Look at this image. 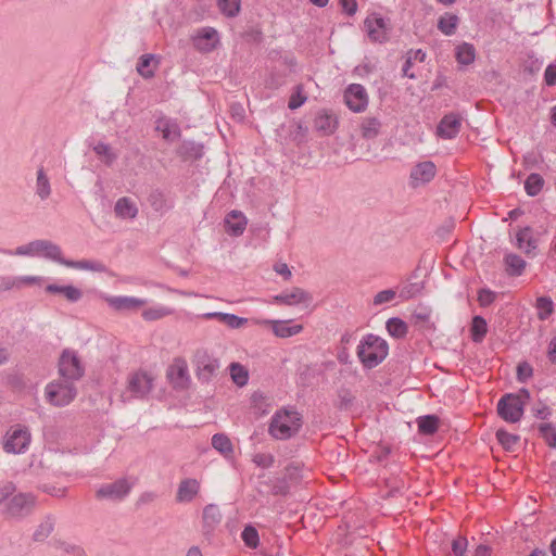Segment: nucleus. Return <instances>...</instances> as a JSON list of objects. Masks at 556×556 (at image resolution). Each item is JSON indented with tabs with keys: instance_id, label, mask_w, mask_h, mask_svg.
Segmentation results:
<instances>
[{
	"instance_id": "1",
	"label": "nucleus",
	"mask_w": 556,
	"mask_h": 556,
	"mask_svg": "<svg viewBox=\"0 0 556 556\" xmlns=\"http://www.w3.org/2000/svg\"><path fill=\"white\" fill-rule=\"evenodd\" d=\"M357 356L363 366L371 369L381 364L388 356L389 345L379 336L368 333L357 345Z\"/></svg>"
},
{
	"instance_id": "2",
	"label": "nucleus",
	"mask_w": 556,
	"mask_h": 556,
	"mask_svg": "<svg viewBox=\"0 0 556 556\" xmlns=\"http://www.w3.org/2000/svg\"><path fill=\"white\" fill-rule=\"evenodd\" d=\"M301 428V418L295 412L276 413L269 425V433L278 440H287Z\"/></svg>"
},
{
	"instance_id": "3",
	"label": "nucleus",
	"mask_w": 556,
	"mask_h": 556,
	"mask_svg": "<svg viewBox=\"0 0 556 556\" xmlns=\"http://www.w3.org/2000/svg\"><path fill=\"white\" fill-rule=\"evenodd\" d=\"M45 396L51 405L63 407L77 396V388L75 383L60 378L47 384Z\"/></svg>"
},
{
	"instance_id": "4",
	"label": "nucleus",
	"mask_w": 556,
	"mask_h": 556,
	"mask_svg": "<svg viewBox=\"0 0 556 556\" xmlns=\"http://www.w3.org/2000/svg\"><path fill=\"white\" fill-rule=\"evenodd\" d=\"M153 388V379L144 371H136L128 376L125 391L121 394L123 403L135 399H144Z\"/></svg>"
},
{
	"instance_id": "5",
	"label": "nucleus",
	"mask_w": 556,
	"mask_h": 556,
	"mask_svg": "<svg viewBox=\"0 0 556 556\" xmlns=\"http://www.w3.org/2000/svg\"><path fill=\"white\" fill-rule=\"evenodd\" d=\"M60 378L76 384L85 375V367L77 353L72 350H64L59 358Z\"/></svg>"
},
{
	"instance_id": "6",
	"label": "nucleus",
	"mask_w": 556,
	"mask_h": 556,
	"mask_svg": "<svg viewBox=\"0 0 556 556\" xmlns=\"http://www.w3.org/2000/svg\"><path fill=\"white\" fill-rule=\"evenodd\" d=\"M195 366L197 377L203 382H208L217 375L219 369V361L206 349L199 348L195 350L192 358Z\"/></svg>"
},
{
	"instance_id": "7",
	"label": "nucleus",
	"mask_w": 556,
	"mask_h": 556,
	"mask_svg": "<svg viewBox=\"0 0 556 556\" xmlns=\"http://www.w3.org/2000/svg\"><path fill=\"white\" fill-rule=\"evenodd\" d=\"M496 409L503 420L515 424L520 421L523 416L525 401L520 399V395L507 393L500 399Z\"/></svg>"
},
{
	"instance_id": "8",
	"label": "nucleus",
	"mask_w": 556,
	"mask_h": 556,
	"mask_svg": "<svg viewBox=\"0 0 556 556\" xmlns=\"http://www.w3.org/2000/svg\"><path fill=\"white\" fill-rule=\"evenodd\" d=\"M131 490V485L126 479H119L112 483L101 485L96 493L99 500L121 501L125 498Z\"/></svg>"
},
{
	"instance_id": "9",
	"label": "nucleus",
	"mask_w": 556,
	"mask_h": 556,
	"mask_svg": "<svg viewBox=\"0 0 556 556\" xmlns=\"http://www.w3.org/2000/svg\"><path fill=\"white\" fill-rule=\"evenodd\" d=\"M344 101L353 112H363L368 105L366 89L359 84H351L344 91Z\"/></svg>"
},
{
	"instance_id": "10",
	"label": "nucleus",
	"mask_w": 556,
	"mask_h": 556,
	"mask_svg": "<svg viewBox=\"0 0 556 556\" xmlns=\"http://www.w3.org/2000/svg\"><path fill=\"white\" fill-rule=\"evenodd\" d=\"M437 174V167L431 161H424L416 164L409 174V186L418 188L430 182Z\"/></svg>"
},
{
	"instance_id": "11",
	"label": "nucleus",
	"mask_w": 556,
	"mask_h": 556,
	"mask_svg": "<svg viewBox=\"0 0 556 556\" xmlns=\"http://www.w3.org/2000/svg\"><path fill=\"white\" fill-rule=\"evenodd\" d=\"M192 43L200 52H211L219 43L218 33L213 27H203L192 36Z\"/></svg>"
},
{
	"instance_id": "12",
	"label": "nucleus",
	"mask_w": 556,
	"mask_h": 556,
	"mask_svg": "<svg viewBox=\"0 0 556 556\" xmlns=\"http://www.w3.org/2000/svg\"><path fill=\"white\" fill-rule=\"evenodd\" d=\"M31 441V434L22 428H15L11 433H8V438L4 442V450L8 453L20 454L28 447Z\"/></svg>"
},
{
	"instance_id": "13",
	"label": "nucleus",
	"mask_w": 556,
	"mask_h": 556,
	"mask_svg": "<svg viewBox=\"0 0 556 556\" xmlns=\"http://www.w3.org/2000/svg\"><path fill=\"white\" fill-rule=\"evenodd\" d=\"M539 239L531 227L520 228L516 233V245L528 256H535Z\"/></svg>"
},
{
	"instance_id": "14",
	"label": "nucleus",
	"mask_w": 556,
	"mask_h": 556,
	"mask_svg": "<svg viewBox=\"0 0 556 556\" xmlns=\"http://www.w3.org/2000/svg\"><path fill=\"white\" fill-rule=\"evenodd\" d=\"M34 496L30 493L14 495L7 505V511L12 517H23L30 513Z\"/></svg>"
},
{
	"instance_id": "15",
	"label": "nucleus",
	"mask_w": 556,
	"mask_h": 556,
	"mask_svg": "<svg viewBox=\"0 0 556 556\" xmlns=\"http://www.w3.org/2000/svg\"><path fill=\"white\" fill-rule=\"evenodd\" d=\"M460 125V116L455 113H450L442 117L437 127V132L441 138L453 139L458 135Z\"/></svg>"
},
{
	"instance_id": "16",
	"label": "nucleus",
	"mask_w": 556,
	"mask_h": 556,
	"mask_svg": "<svg viewBox=\"0 0 556 556\" xmlns=\"http://www.w3.org/2000/svg\"><path fill=\"white\" fill-rule=\"evenodd\" d=\"M368 37L375 42H384L388 40L386 22L381 16H368L364 22Z\"/></svg>"
},
{
	"instance_id": "17",
	"label": "nucleus",
	"mask_w": 556,
	"mask_h": 556,
	"mask_svg": "<svg viewBox=\"0 0 556 556\" xmlns=\"http://www.w3.org/2000/svg\"><path fill=\"white\" fill-rule=\"evenodd\" d=\"M312 299V295L301 288H293L274 296L275 302L290 306L301 303L309 304Z\"/></svg>"
},
{
	"instance_id": "18",
	"label": "nucleus",
	"mask_w": 556,
	"mask_h": 556,
	"mask_svg": "<svg viewBox=\"0 0 556 556\" xmlns=\"http://www.w3.org/2000/svg\"><path fill=\"white\" fill-rule=\"evenodd\" d=\"M45 292L48 294H60L70 303H77L83 299V291L72 285L60 286L56 283H49L45 287Z\"/></svg>"
},
{
	"instance_id": "19",
	"label": "nucleus",
	"mask_w": 556,
	"mask_h": 556,
	"mask_svg": "<svg viewBox=\"0 0 556 556\" xmlns=\"http://www.w3.org/2000/svg\"><path fill=\"white\" fill-rule=\"evenodd\" d=\"M35 285V276H2L0 277V292L22 290Z\"/></svg>"
},
{
	"instance_id": "20",
	"label": "nucleus",
	"mask_w": 556,
	"mask_h": 556,
	"mask_svg": "<svg viewBox=\"0 0 556 556\" xmlns=\"http://www.w3.org/2000/svg\"><path fill=\"white\" fill-rule=\"evenodd\" d=\"M247 218L240 211H231L225 217L226 231L233 237L241 236L247 227Z\"/></svg>"
},
{
	"instance_id": "21",
	"label": "nucleus",
	"mask_w": 556,
	"mask_h": 556,
	"mask_svg": "<svg viewBox=\"0 0 556 556\" xmlns=\"http://www.w3.org/2000/svg\"><path fill=\"white\" fill-rule=\"evenodd\" d=\"M200 491V483L195 479L182 480L177 490L176 500L179 503L191 502Z\"/></svg>"
},
{
	"instance_id": "22",
	"label": "nucleus",
	"mask_w": 556,
	"mask_h": 556,
	"mask_svg": "<svg viewBox=\"0 0 556 556\" xmlns=\"http://www.w3.org/2000/svg\"><path fill=\"white\" fill-rule=\"evenodd\" d=\"M204 319H217L218 321L225 324L230 329H239L243 327L248 319L243 317H239L235 314L230 313H222V312H210L202 315Z\"/></svg>"
},
{
	"instance_id": "23",
	"label": "nucleus",
	"mask_w": 556,
	"mask_h": 556,
	"mask_svg": "<svg viewBox=\"0 0 556 556\" xmlns=\"http://www.w3.org/2000/svg\"><path fill=\"white\" fill-rule=\"evenodd\" d=\"M109 305L116 311H134L146 304V301L135 296H111L108 300Z\"/></svg>"
},
{
	"instance_id": "24",
	"label": "nucleus",
	"mask_w": 556,
	"mask_h": 556,
	"mask_svg": "<svg viewBox=\"0 0 556 556\" xmlns=\"http://www.w3.org/2000/svg\"><path fill=\"white\" fill-rule=\"evenodd\" d=\"M37 254H41L42 256L64 266L65 262H68V260L62 257L60 247L47 240H37Z\"/></svg>"
},
{
	"instance_id": "25",
	"label": "nucleus",
	"mask_w": 556,
	"mask_h": 556,
	"mask_svg": "<svg viewBox=\"0 0 556 556\" xmlns=\"http://www.w3.org/2000/svg\"><path fill=\"white\" fill-rule=\"evenodd\" d=\"M114 212L119 218L134 219L138 214V207L131 199L123 197L116 201Z\"/></svg>"
},
{
	"instance_id": "26",
	"label": "nucleus",
	"mask_w": 556,
	"mask_h": 556,
	"mask_svg": "<svg viewBox=\"0 0 556 556\" xmlns=\"http://www.w3.org/2000/svg\"><path fill=\"white\" fill-rule=\"evenodd\" d=\"M505 270L508 276L518 277L521 276L526 269V261L515 253H508L504 257Z\"/></svg>"
},
{
	"instance_id": "27",
	"label": "nucleus",
	"mask_w": 556,
	"mask_h": 556,
	"mask_svg": "<svg viewBox=\"0 0 556 556\" xmlns=\"http://www.w3.org/2000/svg\"><path fill=\"white\" fill-rule=\"evenodd\" d=\"M156 130L161 131L163 138L167 141H175L180 137L179 125L172 119H160Z\"/></svg>"
},
{
	"instance_id": "28",
	"label": "nucleus",
	"mask_w": 556,
	"mask_h": 556,
	"mask_svg": "<svg viewBox=\"0 0 556 556\" xmlns=\"http://www.w3.org/2000/svg\"><path fill=\"white\" fill-rule=\"evenodd\" d=\"M336 124L334 116L326 111L319 112L314 121L315 128L327 135L334 131Z\"/></svg>"
},
{
	"instance_id": "29",
	"label": "nucleus",
	"mask_w": 556,
	"mask_h": 556,
	"mask_svg": "<svg viewBox=\"0 0 556 556\" xmlns=\"http://www.w3.org/2000/svg\"><path fill=\"white\" fill-rule=\"evenodd\" d=\"M380 128L381 122L374 116H366L361 123V132L365 139L376 138L380 132Z\"/></svg>"
},
{
	"instance_id": "30",
	"label": "nucleus",
	"mask_w": 556,
	"mask_h": 556,
	"mask_svg": "<svg viewBox=\"0 0 556 556\" xmlns=\"http://www.w3.org/2000/svg\"><path fill=\"white\" fill-rule=\"evenodd\" d=\"M386 328L388 333L395 339H403L408 332L407 324L399 317L389 318Z\"/></svg>"
},
{
	"instance_id": "31",
	"label": "nucleus",
	"mask_w": 556,
	"mask_h": 556,
	"mask_svg": "<svg viewBox=\"0 0 556 556\" xmlns=\"http://www.w3.org/2000/svg\"><path fill=\"white\" fill-rule=\"evenodd\" d=\"M439 417L435 415H425L417 419L418 431L425 435H432L439 427Z\"/></svg>"
},
{
	"instance_id": "32",
	"label": "nucleus",
	"mask_w": 556,
	"mask_h": 556,
	"mask_svg": "<svg viewBox=\"0 0 556 556\" xmlns=\"http://www.w3.org/2000/svg\"><path fill=\"white\" fill-rule=\"evenodd\" d=\"M273 325L274 333L279 338H289L302 331L301 325L289 326L287 321H269Z\"/></svg>"
},
{
	"instance_id": "33",
	"label": "nucleus",
	"mask_w": 556,
	"mask_h": 556,
	"mask_svg": "<svg viewBox=\"0 0 556 556\" xmlns=\"http://www.w3.org/2000/svg\"><path fill=\"white\" fill-rule=\"evenodd\" d=\"M459 18L452 13H445L438 21V29L445 36H452L458 26Z\"/></svg>"
},
{
	"instance_id": "34",
	"label": "nucleus",
	"mask_w": 556,
	"mask_h": 556,
	"mask_svg": "<svg viewBox=\"0 0 556 556\" xmlns=\"http://www.w3.org/2000/svg\"><path fill=\"white\" fill-rule=\"evenodd\" d=\"M495 437L502 447L507 452H514L520 441V437L518 434L509 433L505 429H498Z\"/></svg>"
},
{
	"instance_id": "35",
	"label": "nucleus",
	"mask_w": 556,
	"mask_h": 556,
	"mask_svg": "<svg viewBox=\"0 0 556 556\" xmlns=\"http://www.w3.org/2000/svg\"><path fill=\"white\" fill-rule=\"evenodd\" d=\"M66 267L75 268V269H85L97 273H104L106 270V266L98 261L90 260H81V261H70L65 262Z\"/></svg>"
},
{
	"instance_id": "36",
	"label": "nucleus",
	"mask_w": 556,
	"mask_h": 556,
	"mask_svg": "<svg viewBox=\"0 0 556 556\" xmlns=\"http://www.w3.org/2000/svg\"><path fill=\"white\" fill-rule=\"evenodd\" d=\"M456 60L462 65H469L473 63L476 58V50L471 43L463 42L456 48Z\"/></svg>"
},
{
	"instance_id": "37",
	"label": "nucleus",
	"mask_w": 556,
	"mask_h": 556,
	"mask_svg": "<svg viewBox=\"0 0 556 556\" xmlns=\"http://www.w3.org/2000/svg\"><path fill=\"white\" fill-rule=\"evenodd\" d=\"M212 446L222 453L224 456L231 455L233 453V446L230 439L224 433H216L212 438Z\"/></svg>"
},
{
	"instance_id": "38",
	"label": "nucleus",
	"mask_w": 556,
	"mask_h": 556,
	"mask_svg": "<svg viewBox=\"0 0 556 556\" xmlns=\"http://www.w3.org/2000/svg\"><path fill=\"white\" fill-rule=\"evenodd\" d=\"M544 186V179L541 175L532 173L530 174L525 181V190L528 195L535 197L538 195Z\"/></svg>"
},
{
	"instance_id": "39",
	"label": "nucleus",
	"mask_w": 556,
	"mask_h": 556,
	"mask_svg": "<svg viewBox=\"0 0 556 556\" xmlns=\"http://www.w3.org/2000/svg\"><path fill=\"white\" fill-rule=\"evenodd\" d=\"M488 331V325L483 317L475 316L471 323V339L473 342H481Z\"/></svg>"
},
{
	"instance_id": "40",
	"label": "nucleus",
	"mask_w": 556,
	"mask_h": 556,
	"mask_svg": "<svg viewBox=\"0 0 556 556\" xmlns=\"http://www.w3.org/2000/svg\"><path fill=\"white\" fill-rule=\"evenodd\" d=\"M222 520V514L217 505L208 504L203 509V521L206 527L214 528Z\"/></svg>"
},
{
	"instance_id": "41",
	"label": "nucleus",
	"mask_w": 556,
	"mask_h": 556,
	"mask_svg": "<svg viewBox=\"0 0 556 556\" xmlns=\"http://www.w3.org/2000/svg\"><path fill=\"white\" fill-rule=\"evenodd\" d=\"M52 546L56 549H60L62 552H64L65 554L67 555H71V556H85V549L77 545V544H74V543H71V542H66V541H63V540H53L51 542Z\"/></svg>"
},
{
	"instance_id": "42",
	"label": "nucleus",
	"mask_w": 556,
	"mask_h": 556,
	"mask_svg": "<svg viewBox=\"0 0 556 556\" xmlns=\"http://www.w3.org/2000/svg\"><path fill=\"white\" fill-rule=\"evenodd\" d=\"M229 369L231 379L238 387H243L248 383L249 374L244 366L239 363H231Z\"/></svg>"
},
{
	"instance_id": "43",
	"label": "nucleus",
	"mask_w": 556,
	"mask_h": 556,
	"mask_svg": "<svg viewBox=\"0 0 556 556\" xmlns=\"http://www.w3.org/2000/svg\"><path fill=\"white\" fill-rule=\"evenodd\" d=\"M154 61V54H143L140 56L137 63V71L143 78H152L154 76V70L151 68V64Z\"/></svg>"
},
{
	"instance_id": "44",
	"label": "nucleus",
	"mask_w": 556,
	"mask_h": 556,
	"mask_svg": "<svg viewBox=\"0 0 556 556\" xmlns=\"http://www.w3.org/2000/svg\"><path fill=\"white\" fill-rule=\"evenodd\" d=\"M172 313H173V309H170L166 306L157 305V306H153V307H149V308L144 309L142 312V317L146 320L151 321V320H157L163 317H166V316L170 315Z\"/></svg>"
},
{
	"instance_id": "45",
	"label": "nucleus",
	"mask_w": 556,
	"mask_h": 556,
	"mask_svg": "<svg viewBox=\"0 0 556 556\" xmlns=\"http://www.w3.org/2000/svg\"><path fill=\"white\" fill-rule=\"evenodd\" d=\"M0 253L9 256H34L35 255V241L21 245L15 250L0 248Z\"/></svg>"
},
{
	"instance_id": "46",
	"label": "nucleus",
	"mask_w": 556,
	"mask_h": 556,
	"mask_svg": "<svg viewBox=\"0 0 556 556\" xmlns=\"http://www.w3.org/2000/svg\"><path fill=\"white\" fill-rule=\"evenodd\" d=\"M539 432L549 447L556 448V429L552 424H541Z\"/></svg>"
},
{
	"instance_id": "47",
	"label": "nucleus",
	"mask_w": 556,
	"mask_h": 556,
	"mask_svg": "<svg viewBox=\"0 0 556 556\" xmlns=\"http://www.w3.org/2000/svg\"><path fill=\"white\" fill-rule=\"evenodd\" d=\"M536 308L539 309V318L541 320H545L552 315L554 311L553 301L551 298L540 296L536 299Z\"/></svg>"
},
{
	"instance_id": "48",
	"label": "nucleus",
	"mask_w": 556,
	"mask_h": 556,
	"mask_svg": "<svg viewBox=\"0 0 556 556\" xmlns=\"http://www.w3.org/2000/svg\"><path fill=\"white\" fill-rule=\"evenodd\" d=\"M168 376L170 377L172 381L177 384L181 386L185 380L188 378V370L187 366L184 362L181 364H176L170 368V371L168 372Z\"/></svg>"
},
{
	"instance_id": "49",
	"label": "nucleus",
	"mask_w": 556,
	"mask_h": 556,
	"mask_svg": "<svg viewBox=\"0 0 556 556\" xmlns=\"http://www.w3.org/2000/svg\"><path fill=\"white\" fill-rule=\"evenodd\" d=\"M241 538L244 542V544L250 548H256L260 542V536L256 528L253 526H247L244 527Z\"/></svg>"
},
{
	"instance_id": "50",
	"label": "nucleus",
	"mask_w": 556,
	"mask_h": 556,
	"mask_svg": "<svg viewBox=\"0 0 556 556\" xmlns=\"http://www.w3.org/2000/svg\"><path fill=\"white\" fill-rule=\"evenodd\" d=\"M55 525V518L51 515L45 517L41 523L37 528V540L46 539L53 531Z\"/></svg>"
},
{
	"instance_id": "51",
	"label": "nucleus",
	"mask_w": 556,
	"mask_h": 556,
	"mask_svg": "<svg viewBox=\"0 0 556 556\" xmlns=\"http://www.w3.org/2000/svg\"><path fill=\"white\" fill-rule=\"evenodd\" d=\"M218 7L225 15H227L229 17H233L239 13L240 1L239 0H218Z\"/></svg>"
},
{
	"instance_id": "52",
	"label": "nucleus",
	"mask_w": 556,
	"mask_h": 556,
	"mask_svg": "<svg viewBox=\"0 0 556 556\" xmlns=\"http://www.w3.org/2000/svg\"><path fill=\"white\" fill-rule=\"evenodd\" d=\"M51 188L48 178L42 173V170H39L37 173V194L41 199H46L50 195Z\"/></svg>"
},
{
	"instance_id": "53",
	"label": "nucleus",
	"mask_w": 556,
	"mask_h": 556,
	"mask_svg": "<svg viewBox=\"0 0 556 556\" xmlns=\"http://www.w3.org/2000/svg\"><path fill=\"white\" fill-rule=\"evenodd\" d=\"M149 202L151 206L156 212H162L167 210L166 201L164 199V195L160 191H153L149 197Z\"/></svg>"
},
{
	"instance_id": "54",
	"label": "nucleus",
	"mask_w": 556,
	"mask_h": 556,
	"mask_svg": "<svg viewBox=\"0 0 556 556\" xmlns=\"http://www.w3.org/2000/svg\"><path fill=\"white\" fill-rule=\"evenodd\" d=\"M303 465L301 463H291L286 467V479L293 482L299 481L302 478Z\"/></svg>"
},
{
	"instance_id": "55",
	"label": "nucleus",
	"mask_w": 556,
	"mask_h": 556,
	"mask_svg": "<svg viewBox=\"0 0 556 556\" xmlns=\"http://www.w3.org/2000/svg\"><path fill=\"white\" fill-rule=\"evenodd\" d=\"M396 296V292L392 289H387V290H382L380 292H378L375 296H374V305L376 306H379V305H382L384 303H389L391 301H393Z\"/></svg>"
},
{
	"instance_id": "56",
	"label": "nucleus",
	"mask_w": 556,
	"mask_h": 556,
	"mask_svg": "<svg viewBox=\"0 0 556 556\" xmlns=\"http://www.w3.org/2000/svg\"><path fill=\"white\" fill-rule=\"evenodd\" d=\"M533 375L531 365L527 362H522L517 366V379L520 382H526Z\"/></svg>"
},
{
	"instance_id": "57",
	"label": "nucleus",
	"mask_w": 556,
	"mask_h": 556,
	"mask_svg": "<svg viewBox=\"0 0 556 556\" xmlns=\"http://www.w3.org/2000/svg\"><path fill=\"white\" fill-rule=\"evenodd\" d=\"M532 413L535 418L542 420H546L552 416L551 407L541 401L532 408Z\"/></svg>"
},
{
	"instance_id": "58",
	"label": "nucleus",
	"mask_w": 556,
	"mask_h": 556,
	"mask_svg": "<svg viewBox=\"0 0 556 556\" xmlns=\"http://www.w3.org/2000/svg\"><path fill=\"white\" fill-rule=\"evenodd\" d=\"M275 458L271 454L257 453L253 456V463L262 468H269L273 466Z\"/></svg>"
},
{
	"instance_id": "59",
	"label": "nucleus",
	"mask_w": 556,
	"mask_h": 556,
	"mask_svg": "<svg viewBox=\"0 0 556 556\" xmlns=\"http://www.w3.org/2000/svg\"><path fill=\"white\" fill-rule=\"evenodd\" d=\"M468 541L466 538L459 536L452 542V551L455 556H466Z\"/></svg>"
},
{
	"instance_id": "60",
	"label": "nucleus",
	"mask_w": 556,
	"mask_h": 556,
	"mask_svg": "<svg viewBox=\"0 0 556 556\" xmlns=\"http://www.w3.org/2000/svg\"><path fill=\"white\" fill-rule=\"evenodd\" d=\"M289 492V484L286 478H277L273 482L271 493L274 495H286Z\"/></svg>"
},
{
	"instance_id": "61",
	"label": "nucleus",
	"mask_w": 556,
	"mask_h": 556,
	"mask_svg": "<svg viewBox=\"0 0 556 556\" xmlns=\"http://www.w3.org/2000/svg\"><path fill=\"white\" fill-rule=\"evenodd\" d=\"M93 151L98 155H104L108 157V163L110 164L114 159L115 154L111 151V147L104 142H99L93 147Z\"/></svg>"
},
{
	"instance_id": "62",
	"label": "nucleus",
	"mask_w": 556,
	"mask_h": 556,
	"mask_svg": "<svg viewBox=\"0 0 556 556\" xmlns=\"http://www.w3.org/2000/svg\"><path fill=\"white\" fill-rule=\"evenodd\" d=\"M495 298V293L488 289L480 290L478 294V301L481 306H489L491 303L494 302Z\"/></svg>"
},
{
	"instance_id": "63",
	"label": "nucleus",
	"mask_w": 556,
	"mask_h": 556,
	"mask_svg": "<svg viewBox=\"0 0 556 556\" xmlns=\"http://www.w3.org/2000/svg\"><path fill=\"white\" fill-rule=\"evenodd\" d=\"M305 101H306V97L304 94H302L300 90H298L296 93H293L290 97L288 106L290 110H295V109H299L301 105H303L305 103Z\"/></svg>"
},
{
	"instance_id": "64",
	"label": "nucleus",
	"mask_w": 556,
	"mask_h": 556,
	"mask_svg": "<svg viewBox=\"0 0 556 556\" xmlns=\"http://www.w3.org/2000/svg\"><path fill=\"white\" fill-rule=\"evenodd\" d=\"M544 81L547 86L556 85V64H549L544 72Z\"/></svg>"
}]
</instances>
